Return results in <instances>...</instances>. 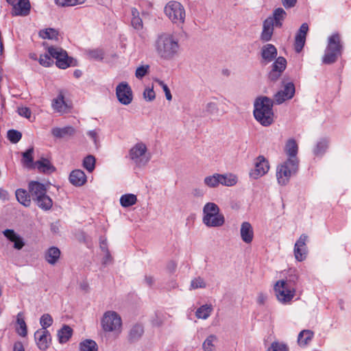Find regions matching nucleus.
Masks as SVG:
<instances>
[{"instance_id": "19", "label": "nucleus", "mask_w": 351, "mask_h": 351, "mask_svg": "<svg viewBox=\"0 0 351 351\" xmlns=\"http://www.w3.org/2000/svg\"><path fill=\"white\" fill-rule=\"evenodd\" d=\"M275 25L271 19H266L263 23V30L261 34L260 39L262 42H268L271 40L274 28Z\"/></svg>"}, {"instance_id": "25", "label": "nucleus", "mask_w": 351, "mask_h": 351, "mask_svg": "<svg viewBox=\"0 0 351 351\" xmlns=\"http://www.w3.org/2000/svg\"><path fill=\"white\" fill-rule=\"evenodd\" d=\"M37 168L39 171L43 173H51L55 171L54 167L51 164L50 161L46 158H41L34 163V167Z\"/></svg>"}, {"instance_id": "31", "label": "nucleus", "mask_w": 351, "mask_h": 351, "mask_svg": "<svg viewBox=\"0 0 351 351\" xmlns=\"http://www.w3.org/2000/svg\"><path fill=\"white\" fill-rule=\"evenodd\" d=\"M53 108L58 112L63 113L66 111L67 105L64 101V96L60 94L57 98L52 101Z\"/></svg>"}, {"instance_id": "59", "label": "nucleus", "mask_w": 351, "mask_h": 351, "mask_svg": "<svg viewBox=\"0 0 351 351\" xmlns=\"http://www.w3.org/2000/svg\"><path fill=\"white\" fill-rule=\"evenodd\" d=\"M143 97L146 100L149 101H153L156 97L155 92L154 91L153 88H145L143 93Z\"/></svg>"}, {"instance_id": "24", "label": "nucleus", "mask_w": 351, "mask_h": 351, "mask_svg": "<svg viewBox=\"0 0 351 351\" xmlns=\"http://www.w3.org/2000/svg\"><path fill=\"white\" fill-rule=\"evenodd\" d=\"M287 16V12L282 8H278L273 12L272 16L267 17V19H271L273 24L276 27H281L282 25V21Z\"/></svg>"}, {"instance_id": "51", "label": "nucleus", "mask_w": 351, "mask_h": 351, "mask_svg": "<svg viewBox=\"0 0 351 351\" xmlns=\"http://www.w3.org/2000/svg\"><path fill=\"white\" fill-rule=\"evenodd\" d=\"M285 95H287V98H292L295 94V86L293 82H288L285 84L284 89L282 90Z\"/></svg>"}, {"instance_id": "11", "label": "nucleus", "mask_w": 351, "mask_h": 351, "mask_svg": "<svg viewBox=\"0 0 351 351\" xmlns=\"http://www.w3.org/2000/svg\"><path fill=\"white\" fill-rule=\"evenodd\" d=\"M116 95L119 101L123 105L130 104L133 99L131 87L125 82H121L117 85Z\"/></svg>"}, {"instance_id": "20", "label": "nucleus", "mask_w": 351, "mask_h": 351, "mask_svg": "<svg viewBox=\"0 0 351 351\" xmlns=\"http://www.w3.org/2000/svg\"><path fill=\"white\" fill-rule=\"evenodd\" d=\"M241 238L247 244L251 243L254 239V230L252 225L244 221L241 223L240 229Z\"/></svg>"}, {"instance_id": "10", "label": "nucleus", "mask_w": 351, "mask_h": 351, "mask_svg": "<svg viewBox=\"0 0 351 351\" xmlns=\"http://www.w3.org/2000/svg\"><path fill=\"white\" fill-rule=\"evenodd\" d=\"M165 13L174 23L182 24L185 19V10L183 5L178 1H169L165 7Z\"/></svg>"}, {"instance_id": "4", "label": "nucleus", "mask_w": 351, "mask_h": 351, "mask_svg": "<svg viewBox=\"0 0 351 351\" xmlns=\"http://www.w3.org/2000/svg\"><path fill=\"white\" fill-rule=\"evenodd\" d=\"M343 46L340 35L338 33L332 34L328 38V44L325 49L322 62L326 64L335 63L342 54Z\"/></svg>"}, {"instance_id": "41", "label": "nucleus", "mask_w": 351, "mask_h": 351, "mask_svg": "<svg viewBox=\"0 0 351 351\" xmlns=\"http://www.w3.org/2000/svg\"><path fill=\"white\" fill-rule=\"evenodd\" d=\"M298 278L299 275L298 271L295 269H290L288 271V276L285 279H282V280L285 281L289 285L296 287V283L298 280Z\"/></svg>"}, {"instance_id": "53", "label": "nucleus", "mask_w": 351, "mask_h": 351, "mask_svg": "<svg viewBox=\"0 0 351 351\" xmlns=\"http://www.w3.org/2000/svg\"><path fill=\"white\" fill-rule=\"evenodd\" d=\"M49 54L40 55L38 59L39 63L43 66H49L53 63V60Z\"/></svg>"}, {"instance_id": "3", "label": "nucleus", "mask_w": 351, "mask_h": 351, "mask_svg": "<svg viewBox=\"0 0 351 351\" xmlns=\"http://www.w3.org/2000/svg\"><path fill=\"white\" fill-rule=\"evenodd\" d=\"M202 221L208 228H218L224 224L225 217L215 203L208 202L203 207Z\"/></svg>"}, {"instance_id": "39", "label": "nucleus", "mask_w": 351, "mask_h": 351, "mask_svg": "<svg viewBox=\"0 0 351 351\" xmlns=\"http://www.w3.org/2000/svg\"><path fill=\"white\" fill-rule=\"evenodd\" d=\"M287 66V60L284 57L276 58V60L271 65V70L282 73Z\"/></svg>"}, {"instance_id": "38", "label": "nucleus", "mask_w": 351, "mask_h": 351, "mask_svg": "<svg viewBox=\"0 0 351 351\" xmlns=\"http://www.w3.org/2000/svg\"><path fill=\"white\" fill-rule=\"evenodd\" d=\"M328 148V141L325 138L319 140L313 149V154L317 156H322Z\"/></svg>"}, {"instance_id": "64", "label": "nucleus", "mask_w": 351, "mask_h": 351, "mask_svg": "<svg viewBox=\"0 0 351 351\" xmlns=\"http://www.w3.org/2000/svg\"><path fill=\"white\" fill-rule=\"evenodd\" d=\"M19 113L21 116L26 118H29L31 116V111L28 108H21L19 109Z\"/></svg>"}, {"instance_id": "49", "label": "nucleus", "mask_w": 351, "mask_h": 351, "mask_svg": "<svg viewBox=\"0 0 351 351\" xmlns=\"http://www.w3.org/2000/svg\"><path fill=\"white\" fill-rule=\"evenodd\" d=\"M40 324L42 326L41 329L47 330V328L51 326L53 324V318L52 317L48 314H43L40 319Z\"/></svg>"}, {"instance_id": "34", "label": "nucleus", "mask_w": 351, "mask_h": 351, "mask_svg": "<svg viewBox=\"0 0 351 351\" xmlns=\"http://www.w3.org/2000/svg\"><path fill=\"white\" fill-rule=\"evenodd\" d=\"M313 332L310 330H304L298 335V342L300 346H305L311 340Z\"/></svg>"}, {"instance_id": "30", "label": "nucleus", "mask_w": 351, "mask_h": 351, "mask_svg": "<svg viewBox=\"0 0 351 351\" xmlns=\"http://www.w3.org/2000/svg\"><path fill=\"white\" fill-rule=\"evenodd\" d=\"M16 197L17 200L23 206L28 207L31 204L30 193L24 189H17L16 191Z\"/></svg>"}, {"instance_id": "21", "label": "nucleus", "mask_w": 351, "mask_h": 351, "mask_svg": "<svg viewBox=\"0 0 351 351\" xmlns=\"http://www.w3.org/2000/svg\"><path fill=\"white\" fill-rule=\"evenodd\" d=\"M75 129L70 125L64 128L56 127L51 129V134L57 138L71 137L75 135Z\"/></svg>"}, {"instance_id": "47", "label": "nucleus", "mask_w": 351, "mask_h": 351, "mask_svg": "<svg viewBox=\"0 0 351 351\" xmlns=\"http://www.w3.org/2000/svg\"><path fill=\"white\" fill-rule=\"evenodd\" d=\"M267 351H289V350L287 344L282 342L274 341L268 348Z\"/></svg>"}, {"instance_id": "63", "label": "nucleus", "mask_w": 351, "mask_h": 351, "mask_svg": "<svg viewBox=\"0 0 351 351\" xmlns=\"http://www.w3.org/2000/svg\"><path fill=\"white\" fill-rule=\"evenodd\" d=\"M282 4L286 9L293 8L296 3L297 0H281Z\"/></svg>"}, {"instance_id": "37", "label": "nucleus", "mask_w": 351, "mask_h": 351, "mask_svg": "<svg viewBox=\"0 0 351 351\" xmlns=\"http://www.w3.org/2000/svg\"><path fill=\"white\" fill-rule=\"evenodd\" d=\"M212 311L213 308L211 305L205 304L197 308L195 315L199 319H206L210 316Z\"/></svg>"}, {"instance_id": "46", "label": "nucleus", "mask_w": 351, "mask_h": 351, "mask_svg": "<svg viewBox=\"0 0 351 351\" xmlns=\"http://www.w3.org/2000/svg\"><path fill=\"white\" fill-rule=\"evenodd\" d=\"M84 167L89 172H92L95 167V158L92 155H88L83 160Z\"/></svg>"}, {"instance_id": "27", "label": "nucleus", "mask_w": 351, "mask_h": 351, "mask_svg": "<svg viewBox=\"0 0 351 351\" xmlns=\"http://www.w3.org/2000/svg\"><path fill=\"white\" fill-rule=\"evenodd\" d=\"M60 256V251L56 247H51L45 253V260L51 265L57 263Z\"/></svg>"}, {"instance_id": "26", "label": "nucleus", "mask_w": 351, "mask_h": 351, "mask_svg": "<svg viewBox=\"0 0 351 351\" xmlns=\"http://www.w3.org/2000/svg\"><path fill=\"white\" fill-rule=\"evenodd\" d=\"M219 184L226 186H232L237 182V178L233 174H220L218 173Z\"/></svg>"}, {"instance_id": "23", "label": "nucleus", "mask_w": 351, "mask_h": 351, "mask_svg": "<svg viewBox=\"0 0 351 351\" xmlns=\"http://www.w3.org/2000/svg\"><path fill=\"white\" fill-rule=\"evenodd\" d=\"M69 180L72 184L80 186L86 182V176L82 170H73L70 173Z\"/></svg>"}, {"instance_id": "54", "label": "nucleus", "mask_w": 351, "mask_h": 351, "mask_svg": "<svg viewBox=\"0 0 351 351\" xmlns=\"http://www.w3.org/2000/svg\"><path fill=\"white\" fill-rule=\"evenodd\" d=\"M17 323L19 327L17 328V332L21 337H25L27 335V326L25 321L23 319H17Z\"/></svg>"}, {"instance_id": "8", "label": "nucleus", "mask_w": 351, "mask_h": 351, "mask_svg": "<svg viewBox=\"0 0 351 351\" xmlns=\"http://www.w3.org/2000/svg\"><path fill=\"white\" fill-rule=\"evenodd\" d=\"M49 55L56 60V66L62 69H65L70 66H75L76 60L69 57L67 52L60 47L51 46L47 49Z\"/></svg>"}, {"instance_id": "13", "label": "nucleus", "mask_w": 351, "mask_h": 351, "mask_svg": "<svg viewBox=\"0 0 351 351\" xmlns=\"http://www.w3.org/2000/svg\"><path fill=\"white\" fill-rule=\"evenodd\" d=\"M278 54L276 47L272 44L264 45L261 49V63L266 65L276 59Z\"/></svg>"}, {"instance_id": "50", "label": "nucleus", "mask_w": 351, "mask_h": 351, "mask_svg": "<svg viewBox=\"0 0 351 351\" xmlns=\"http://www.w3.org/2000/svg\"><path fill=\"white\" fill-rule=\"evenodd\" d=\"M86 0H55L57 5L64 6H73L83 3Z\"/></svg>"}, {"instance_id": "36", "label": "nucleus", "mask_w": 351, "mask_h": 351, "mask_svg": "<svg viewBox=\"0 0 351 351\" xmlns=\"http://www.w3.org/2000/svg\"><path fill=\"white\" fill-rule=\"evenodd\" d=\"M136 202V196L131 193L123 195L120 198V204L125 208L134 205Z\"/></svg>"}, {"instance_id": "56", "label": "nucleus", "mask_w": 351, "mask_h": 351, "mask_svg": "<svg viewBox=\"0 0 351 351\" xmlns=\"http://www.w3.org/2000/svg\"><path fill=\"white\" fill-rule=\"evenodd\" d=\"M25 5L23 3H20L19 5H16V6L13 8V14L14 15H27L29 14V10H25L23 8H25Z\"/></svg>"}, {"instance_id": "58", "label": "nucleus", "mask_w": 351, "mask_h": 351, "mask_svg": "<svg viewBox=\"0 0 351 351\" xmlns=\"http://www.w3.org/2000/svg\"><path fill=\"white\" fill-rule=\"evenodd\" d=\"M8 3L11 4L13 8L16 6V5H19L20 3H23V5L26 6L25 7V10H30V3L29 0H6Z\"/></svg>"}, {"instance_id": "57", "label": "nucleus", "mask_w": 351, "mask_h": 351, "mask_svg": "<svg viewBox=\"0 0 351 351\" xmlns=\"http://www.w3.org/2000/svg\"><path fill=\"white\" fill-rule=\"evenodd\" d=\"M155 81L162 87V90L165 93L166 99L168 101H171L172 99V95L167 85L163 81L160 80L158 79L156 80Z\"/></svg>"}, {"instance_id": "33", "label": "nucleus", "mask_w": 351, "mask_h": 351, "mask_svg": "<svg viewBox=\"0 0 351 351\" xmlns=\"http://www.w3.org/2000/svg\"><path fill=\"white\" fill-rule=\"evenodd\" d=\"M80 351H97L98 346L96 342L91 339H84L79 344Z\"/></svg>"}, {"instance_id": "44", "label": "nucleus", "mask_w": 351, "mask_h": 351, "mask_svg": "<svg viewBox=\"0 0 351 351\" xmlns=\"http://www.w3.org/2000/svg\"><path fill=\"white\" fill-rule=\"evenodd\" d=\"M39 35L44 39L57 40L58 33L57 30L53 28H48L45 30H41L39 32Z\"/></svg>"}, {"instance_id": "42", "label": "nucleus", "mask_w": 351, "mask_h": 351, "mask_svg": "<svg viewBox=\"0 0 351 351\" xmlns=\"http://www.w3.org/2000/svg\"><path fill=\"white\" fill-rule=\"evenodd\" d=\"M217 176L218 173H214L213 175L205 177L204 184L209 188H217L219 185Z\"/></svg>"}, {"instance_id": "43", "label": "nucleus", "mask_w": 351, "mask_h": 351, "mask_svg": "<svg viewBox=\"0 0 351 351\" xmlns=\"http://www.w3.org/2000/svg\"><path fill=\"white\" fill-rule=\"evenodd\" d=\"M217 337L214 335H209L204 341L202 347L205 351H213L215 350V342Z\"/></svg>"}, {"instance_id": "18", "label": "nucleus", "mask_w": 351, "mask_h": 351, "mask_svg": "<svg viewBox=\"0 0 351 351\" xmlns=\"http://www.w3.org/2000/svg\"><path fill=\"white\" fill-rule=\"evenodd\" d=\"M3 235L10 242L14 243V248L20 250L25 246L23 239L12 229H6L3 232Z\"/></svg>"}, {"instance_id": "9", "label": "nucleus", "mask_w": 351, "mask_h": 351, "mask_svg": "<svg viewBox=\"0 0 351 351\" xmlns=\"http://www.w3.org/2000/svg\"><path fill=\"white\" fill-rule=\"evenodd\" d=\"M101 324L105 332L119 333L122 325L121 318L115 311H108L104 314Z\"/></svg>"}, {"instance_id": "45", "label": "nucleus", "mask_w": 351, "mask_h": 351, "mask_svg": "<svg viewBox=\"0 0 351 351\" xmlns=\"http://www.w3.org/2000/svg\"><path fill=\"white\" fill-rule=\"evenodd\" d=\"M88 58L95 60H101L104 56V52L102 49H93L86 51Z\"/></svg>"}, {"instance_id": "62", "label": "nucleus", "mask_w": 351, "mask_h": 351, "mask_svg": "<svg viewBox=\"0 0 351 351\" xmlns=\"http://www.w3.org/2000/svg\"><path fill=\"white\" fill-rule=\"evenodd\" d=\"M267 300V295L263 293H259L257 296V303L260 305H264Z\"/></svg>"}, {"instance_id": "16", "label": "nucleus", "mask_w": 351, "mask_h": 351, "mask_svg": "<svg viewBox=\"0 0 351 351\" xmlns=\"http://www.w3.org/2000/svg\"><path fill=\"white\" fill-rule=\"evenodd\" d=\"M308 31V24L306 23H302L299 29V31L298 32V33L295 36V38L294 47H295V50L297 53H300L302 50V49L305 45L306 37Z\"/></svg>"}, {"instance_id": "14", "label": "nucleus", "mask_w": 351, "mask_h": 351, "mask_svg": "<svg viewBox=\"0 0 351 351\" xmlns=\"http://www.w3.org/2000/svg\"><path fill=\"white\" fill-rule=\"evenodd\" d=\"M269 165L268 161L263 156H259L255 162V169L250 173V176L254 179L264 176L269 170Z\"/></svg>"}, {"instance_id": "22", "label": "nucleus", "mask_w": 351, "mask_h": 351, "mask_svg": "<svg viewBox=\"0 0 351 351\" xmlns=\"http://www.w3.org/2000/svg\"><path fill=\"white\" fill-rule=\"evenodd\" d=\"M285 152L287 156V159H292L295 161H299V159L297 156L298 152V146L294 139L291 138L287 141L285 147Z\"/></svg>"}, {"instance_id": "12", "label": "nucleus", "mask_w": 351, "mask_h": 351, "mask_svg": "<svg viewBox=\"0 0 351 351\" xmlns=\"http://www.w3.org/2000/svg\"><path fill=\"white\" fill-rule=\"evenodd\" d=\"M307 239L308 236L302 234L295 243L294 256L298 261H303L306 258L308 251L306 243Z\"/></svg>"}, {"instance_id": "61", "label": "nucleus", "mask_w": 351, "mask_h": 351, "mask_svg": "<svg viewBox=\"0 0 351 351\" xmlns=\"http://www.w3.org/2000/svg\"><path fill=\"white\" fill-rule=\"evenodd\" d=\"M281 75V73L275 71L274 70H271L268 74V79L269 80V81L275 82L280 78Z\"/></svg>"}, {"instance_id": "2", "label": "nucleus", "mask_w": 351, "mask_h": 351, "mask_svg": "<svg viewBox=\"0 0 351 351\" xmlns=\"http://www.w3.org/2000/svg\"><path fill=\"white\" fill-rule=\"evenodd\" d=\"M154 48L159 58L164 60H172L179 54V40L171 34L163 33L156 39Z\"/></svg>"}, {"instance_id": "35", "label": "nucleus", "mask_w": 351, "mask_h": 351, "mask_svg": "<svg viewBox=\"0 0 351 351\" xmlns=\"http://www.w3.org/2000/svg\"><path fill=\"white\" fill-rule=\"evenodd\" d=\"M33 147L29 148L26 152L23 153L22 162L24 166L27 168L34 167V163H33Z\"/></svg>"}, {"instance_id": "28", "label": "nucleus", "mask_w": 351, "mask_h": 351, "mask_svg": "<svg viewBox=\"0 0 351 351\" xmlns=\"http://www.w3.org/2000/svg\"><path fill=\"white\" fill-rule=\"evenodd\" d=\"M144 332L143 327L141 325L136 324L134 326L129 332L128 339L130 342L138 341Z\"/></svg>"}, {"instance_id": "5", "label": "nucleus", "mask_w": 351, "mask_h": 351, "mask_svg": "<svg viewBox=\"0 0 351 351\" xmlns=\"http://www.w3.org/2000/svg\"><path fill=\"white\" fill-rule=\"evenodd\" d=\"M299 161L287 159L276 167V178L279 184L286 185L291 177L298 171Z\"/></svg>"}, {"instance_id": "48", "label": "nucleus", "mask_w": 351, "mask_h": 351, "mask_svg": "<svg viewBox=\"0 0 351 351\" xmlns=\"http://www.w3.org/2000/svg\"><path fill=\"white\" fill-rule=\"evenodd\" d=\"M7 136L11 143H16L21 139L22 134L18 130H10L8 131Z\"/></svg>"}, {"instance_id": "55", "label": "nucleus", "mask_w": 351, "mask_h": 351, "mask_svg": "<svg viewBox=\"0 0 351 351\" xmlns=\"http://www.w3.org/2000/svg\"><path fill=\"white\" fill-rule=\"evenodd\" d=\"M149 69V65H142L138 67L135 72V76L138 79H141L148 73Z\"/></svg>"}, {"instance_id": "29", "label": "nucleus", "mask_w": 351, "mask_h": 351, "mask_svg": "<svg viewBox=\"0 0 351 351\" xmlns=\"http://www.w3.org/2000/svg\"><path fill=\"white\" fill-rule=\"evenodd\" d=\"M72 334V328L67 325H64L63 327L58 331L59 342L60 343H66L71 337Z\"/></svg>"}, {"instance_id": "60", "label": "nucleus", "mask_w": 351, "mask_h": 351, "mask_svg": "<svg viewBox=\"0 0 351 351\" xmlns=\"http://www.w3.org/2000/svg\"><path fill=\"white\" fill-rule=\"evenodd\" d=\"M205 110L211 114H216L218 112L217 105L214 102H209L206 105Z\"/></svg>"}, {"instance_id": "40", "label": "nucleus", "mask_w": 351, "mask_h": 351, "mask_svg": "<svg viewBox=\"0 0 351 351\" xmlns=\"http://www.w3.org/2000/svg\"><path fill=\"white\" fill-rule=\"evenodd\" d=\"M132 19L131 21V23L132 27L136 29H141L143 28V21L141 18L139 16V13L137 9L132 8Z\"/></svg>"}, {"instance_id": "7", "label": "nucleus", "mask_w": 351, "mask_h": 351, "mask_svg": "<svg viewBox=\"0 0 351 351\" xmlns=\"http://www.w3.org/2000/svg\"><path fill=\"white\" fill-rule=\"evenodd\" d=\"M274 290L277 300L282 304H287L295 297L296 287L280 280L274 285Z\"/></svg>"}, {"instance_id": "15", "label": "nucleus", "mask_w": 351, "mask_h": 351, "mask_svg": "<svg viewBox=\"0 0 351 351\" xmlns=\"http://www.w3.org/2000/svg\"><path fill=\"white\" fill-rule=\"evenodd\" d=\"M34 338L39 349L45 350L49 346L51 335L47 330L39 329L34 333Z\"/></svg>"}, {"instance_id": "6", "label": "nucleus", "mask_w": 351, "mask_h": 351, "mask_svg": "<svg viewBox=\"0 0 351 351\" xmlns=\"http://www.w3.org/2000/svg\"><path fill=\"white\" fill-rule=\"evenodd\" d=\"M129 158L136 166L145 167L150 160L146 145L143 142L136 143L129 151Z\"/></svg>"}, {"instance_id": "32", "label": "nucleus", "mask_w": 351, "mask_h": 351, "mask_svg": "<svg viewBox=\"0 0 351 351\" xmlns=\"http://www.w3.org/2000/svg\"><path fill=\"white\" fill-rule=\"evenodd\" d=\"M36 204L43 210H49L53 206V201L47 194L34 202Z\"/></svg>"}, {"instance_id": "17", "label": "nucleus", "mask_w": 351, "mask_h": 351, "mask_svg": "<svg viewBox=\"0 0 351 351\" xmlns=\"http://www.w3.org/2000/svg\"><path fill=\"white\" fill-rule=\"evenodd\" d=\"M29 192L31 199L35 202L46 194L47 189L43 184L32 181L29 184Z\"/></svg>"}, {"instance_id": "52", "label": "nucleus", "mask_w": 351, "mask_h": 351, "mask_svg": "<svg viewBox=\"0 0 351 351\" xmlns=\"http://www.w3.org/2000/svg\"><path fill=\"white\" fill-rule=\"evenodd\" d=\"M206 287V283L204 280L201 277H197L193 279L191 282V289H198V288H205Z\"/></svg>"}, {"instance_id": "1", "label": "nucleus", "mask_w": 351, "mask_h": 351, "mask_svg": "<svg viewBox=\"0 0 351 351\" xmlns=\"http://www.w3.org/2000/svg\"><path fill=\"white\" fill-rule=\"evenodd\" d=\"M282 90H279L274 95V100L262 96L256 98L254 102V116L257 121L263 126H269L274 121L272 107L274 103L281 104L285 101L290 99Z\"/></svg>"}]
</instances>
